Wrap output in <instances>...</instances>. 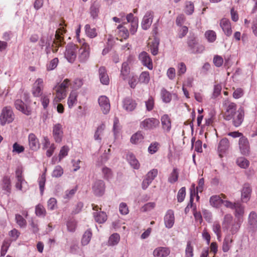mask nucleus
<instances>
[{
	"label": "nucleus",
	"mask_w": 257,
	"mask_h": 257,
	"mask_svg": "<svg viewBox=\"0 0 257 257\" xmlns=\"http://www.w3.org/2000/svg\"><path fill=\"white\" fill-rule=\"evenodd\" d=\"M15 118V115L11 106H7L2 109L0 114V124L2 126L13 122Z\"/></svg>",
	"instance_id": "obj_3"
},
{
	"label": "nucleus",
	"mask_w": 257,
	"mask_h": 257,
	"mask_svg": "<svg viewBox=\"0 0 257 257\" xmlns=\"http://www.w3.org/2000/svg\"><path fill=\"white\" fill-rule=\"evenodd\" d=\"M11 180L9 177L5 176L3 180V188L8 192H11Z\"/></svg>",
	"instance_id": "obj_42"
},
{
	"label": "nucleus",
	"mask_w": 257,
	"mask_h": 257,
	"mask_svg": "<svg viewBox=\"0 0 257 257\" xmlns=\"http://www.w3.org/2000/svg\"><path fill=\"white\" fill-rule=\"evenodd\" d=\"M205 36L208 41L210 43L214 42L216 39V33L212 30L207 31L205 33Z\"/></svg>",
	"instance_id": "obj_41"
},
{
	"label": "nucleus",
	"mask_w": 257,
	"mask_h": 257,
	"mask_svg": "<svg viewBox=\"0 0 257 257\" xmlns=\"http://www.w3.org/2000/svg\"><path fill=\"white\" fill-rule=\"evenodd\" d=\"M35 213L36 215L38 216L44 217L46 215V211L43 205L38 204L36 206Z\"/></svg>",
	"instance_id": "obj_46"
},
{
	"label": "nucleus",
	"mask_w": 257,
	"mask_h": 257,
	"mask_svg": "<svg viewBox=\"0 0 257 257\" xmlns=\"http://www.w3.org/2000/svg\"><path fill=\"white\" fill-rule=\"evenodd\" d=\"M29 144L30 148L32 150H37L39 148L40 144L38 139L34 134L29 135Z\"/></svg>",
	"instance_id": "obj_27"
},
{
	"label": "nucleus",
	"mask_w": 257,
	"mask_h": 257,
	"mask_svg": "<svg viewBox=\"0 0 257 257\" xmlns=\"http://www.w3.org/2000/svg\"><path fill=\"white\" fill-rule=\"evenodd\" d=\"M44 88L43 80L41 78H38L33 84L32 90L33 95L35 97H39L42 95Z\"/></svg>",
	"instance_id": "obj_11"
},
{
	"label": "nucleus",
	"mask_w": 257,
	"mask_h": 257,
	"mask_svg": "<svg viewBox=\"0 0 257 257\" xmlns=\"http://www.w3.org/2000/svg\"><path fill=\"white\" fill-rule=\"evenodd\" d=\"M69 80L68 79H65L63 82L58 86L55 87L56 97L54 100L56 102L60 101L66 96V89L68 87Z\"/></svg>",
	"instance_id": "obj_5"
},
{
	"label": "nucleus",
	"mask_w": 257,
	"mask_h": 257,
	"mask_svg": "<svg viewBox=\"0 0 257 257\" xmlns=\"http://www.w3.org/2000/svg\"><path fill=\"white\" fill-rule=\"evenodd\" d=\"M188 46L192 53H201L204 50V47L198 43L194 36L189 37L187 41Z\"/></svg>",
	"instance_id": "obj_7"
},
{
	"label": "nucleus",
	"mask_w": 257,
	"mask_h": 257,
	"mask_svg": "<svg viewBox=\"0 0 257 257\" xmlns=\"http://www.w3.org/2000/svg\"><path fill=\"white\" fill-rule=\"evenodd\" d=\"M127 160L130 164L135 169H138L140 168V164L136 158L135 156L132 154L130 153L127 155Z\"/></svg>",
	"instance_id": "obj_32"
},
{
	"label": "nucleus",
	"mask_w": 257,
	"mask_h": 257,
	"mask_svg": "<svg viewBox=\"0 0 257 257\" xmlns=\"http://www.w3.org/2000/svg\"><path fill=\"white\" fill-rule=\"evenodd\" d=\"M194 5L190 2H186L185 6V13L187 15H191L194 12Z\"/></svg>",
	"instance_id": "obj_62"
},
{
	"label": "nucleus",
	"mask_w": 257,
	"mask_h": 257,
	"mask_svg": "<svg viewBox=\"0 0 257 257\" xmlns=\"http://www.w3.org/2000/svg\"><path fill=\"white\" fill-rule=\"evenodd\" d=\"M119 240V235L117 233H113L109 237L108 241V244L109 245H115L118 243Z\"/></svg>",
	"instance_id": "obj_40"
},
{
	"label": "nucleus",
	"mask_w": 257,
	"mask_h": 257,
	"mask_svg": "<svg viewBox=\"0 0 257 257\" xmlns=\"http://www.w3.org/2000/svg\"><path fill=\"white\" fill-rule=\"evenodd\" d=\"M170 253V250L168 248L158 247L154 250L153 255L155 257H166Z\"/></svg>",
	"instance_id": "obj_25"
},
{
	"label": "nucleus",
	"mask_w": 257,
	"mask_h": 257,
	"mask_svg": "<svg viewBox=\"0 0 257 257\" xmlns=\"http://www.w3.org/2000/svg\"><path fill=\"white\" fill-rule=\"evenodd\" d=\"M236 163L238 166L242 168H246L249 166V161L243 157H240L237 159Z\"/></svg>",
	"instance_id": "obj_48"
},
{
	"label": "nucleus",
	"mask_w": 257,
	"mask_h": 257,
	"mask_svg": "<svg viewBox=\"0 0 257 257\" xmlns=\"http://www.w3.org/2000/svg\"><path fill=\"white\" fill-rule=\"evenodd\" d=\"M179 173L177 169L174 168L172 172L168 178V181L171 183H174L178 180Z\"/></svg>",
	"instance_id": "obj_50"
},
{
	"label": "nucleus",
	"mask_w": 257,
	"mask_h": 257,
	"mask_svg": "<svg viewBox=\"0 0 257 257\" xmlns=\"http://www.w3.org/2000/svg\"><path fill=\"white\" fill-rule=\"evenodd\" d=\"M77 101V94L75 92H71L68 99V105L69 108L73 107Z\"/></svg>",
	"instance_id": "obj_47"
},
{
	"label": "nucleus",
	"mask_w": 257,
	"mask_h": 257,
	"mask_svg": "<svg viewBox=\"0 0 257 257\" xmlns=\"http://www.w3.org/2000/svg\"><path fill=\"white\" fill-rule=\"evenodd\" d=\"M146 106L147 110L151 111L154 106V99L152 96H150L146 102Z\"/></svg>",
	"instance_id": "obj_63"
},
{
	"label": "nucleus",
	"mask_w": 257,
	"mask_h": 257,
	"mask_svg": "<svg viewBox=\"0 0 257 257\" xmlns=\"http://www.w3.org/2000/svg\"><path fill=\"white\" fill-rule=\"evenodd\" d=\"M15 220L17 223L21 227H24L26 226L27 222L26 220L23 217V216L20 214H16Z\"/></svg>",
	"instance_id": "obj_54"
},
{
	"label": "nucleus",
	"mask_w": 257,
	"mask_h": 257,
	"mask_svg": "<svg viewBox=\"0 0 257 257\" xmlns=\"http://www.w3.org/2000/svg\"><path fill=\"white\" fill-rule=\"evenodd\" d=\"M78 51V47L77 45L72 43L67 44L64 53L65 58L69 62L74 63L77 58Z\"/></svg>",
	"instance_id": "obj_6"
},
{
	"label": "nucleus",
	"mask_w": 257,
	"mask_h": 257,
	"mask_svg": "<svg viewBox=\"0 0 257 257\" xmlns=\"http://www.w3.org/2000/svg\"><path fill=\"white\" fill-rule=\"evenodd\" d=\"M77 189V187H75L74 188L70 190H66L65 192L64 198L66 199H70V198H71L75 194Z\"/></svg>",
	"instance_id": "obj_61"
},
{
	"label": "nucleus",
	"mask_w": 257,
	"mask_h": 257,
	"mask_svg": "<svg viewBox=\"0 0 257 257\" xmlns=\"http://www.w3.org/2000/svg\"><path fill=\"white\" fill-rule=\"evenodd\" d=\"M65 33V30L63 27H61L56 32L55 40L53 41V43L51 44L50 42H48V45L46 46V52L47 54H49L52 49L53 53L57 52L58 48L61 46L63 41V38L61 36L63 33Z\"/></svg>",
	"instance_id": "obj_2"
},
{
	"label": "nucleus",
	"mask_w": 257,
	"mask_h": 257,
	"mask_svg": "<svg viewBox=\"0 0 257 257\" xmlns=\"http://www.w3.org/2000/svg\"><path fill=\"white\" fill-rule=\"evenodd\" d=\"M174 214L172 210H169L164 217L165 224L167 228H171L174 223Z\"/></svg>",
	"instance_id": "obj_22"
},
{
	"label": "nucleus",
	"mask_w": 257,
	"mask_h": 257,
	"mask_svg": "<svg viewBox=\"0 0 257 257\" xmlns=\"http://www.w3.org/2000/svg\"><path fill=\"white\" fill-rule=\"evenodd\" d=\"M220 26L226 36L229 37L231 35L232 31L229 20L225 18L222 19L220 21Z\"/></svg>",
	"instance_id": "obj_20"
},
{
	"label": "nucleus",
	"mask_w": 257,
	"mask_h": 257,
	"mask_svg": "<svg viewBox=\"0 0 257 257\" xmlns=\"http://www.w3.org/2000/svg\"><path fill=\"white\" fill-rule=\"evenodd\" d=\"M15 106L16 108L27 115L31 114V111L25 103L20 99L16 100L15 101Z\"/></svg>",
	"instance_id": "obj_18"
},
{
	"label": "nucleus",
	"mask_w": 257,
	"mask_h": 257,
	"mask_svg": "<svg viewBox=\"0 0 257 257\" xmlns=\"http://www.w3.org/2000/svg\"><path fill=\"white\" fill-rule=\"evenodd\" d=\"M98 103L103 113H108L110 110V105L108 98L105 96H101L98 98Z\"/></svg>",
	"instance_id": "obj_17"
},
{
	"label": "nucleus",
	"mask_w": 257,
	"mask_h": 257,
	"mask_svg": "<svg viewBox=\"0 0 257 257\" xmlns=\"http://www.w3.org/2000/svg\"><path fill=\"white\" fill-rule=\"evenodd\" d=\"M41 96V101L42 104L43 106V108L44 109H46L48 107V104L49 103L50 98L51 96V93L44 94Z\"/></svg>",
	"instance_id": "obj_43"
},
{
	"label": "nucleus",
	"mask_w": 257,
	"mask_h": 257,
	"mask_svg": "<svg viewBox=\"0 0 257 257\" xmlns=\"http://www.w3.org/2000/svg\"><path fill=\"white\" fill-rule=\"evenodd\" d=\"M69 151V148L67 146H64L62 147L59 155V162H60L64 157L68 155Z\"/></svg>",
	"instance_id": "obj_55"
},
{
	"label": "nucleus",
	"mask_w": 257,
	"mask_h": 257,
	"mask_svg": "<svg viewBox=\"0 0 257 257\" xmlns=\"http://www.w3.org/2000/svg\"><path fill=\"white\" fill-rule=\"evenodd\" d=\"M92 189L93 193L96 196H101L105 192V183L103 181L101 180H96L94 182Z\"/></svg>",
	"instance_id": "obj_10"
},
{
	"label": "nucleus",
	"mask_w": 257,
	"mask_h": 257,
	"mask_svg": "<svg viewBox=\"0 0 257 257\" xmlns=\"http://www.w3.org/2000/svg\"><path fill=\"white\" fill-rule=\"evenodd\" d=\"M48 209L51 210H54L57 207V201L54 198H51L47 202Z\"/></svg>",
	"instance_id": "obj_59"
},
{
	"label": "nucleus",
	"mask_w": 257,
	"mask_h": 257,
	"mask_svg": "<svg viewBox=\"0 0 257 257\" xmlns=\"http://www.w3.org/2000/svg\"><path fill=\"white\" fill-rule=\"evenodd\" d=\"M234 215L239 220L243 217L244 213V206L239 202H235Z\"/></svg>",
	"instance_id": "obj_24"
},
{
	"label": "nucleus",
	"mask_w": 257,
	"mask_h": 257,
	"mask_svg": "<svg viewBox=\"0 0 257 257\" xmlns=\"http://www.w3.org/2000/svg\"><path fill=\"white\" fill-rule=\"evenodd\" d=\"M123 108L127 111L134 110L137 106L135 100L130 97L125 98L122 101Z\"/></svg>",
	"instance_id": "obj_21"
},
{
	"label": "nucleus",
	"mask_w": 257,
	"mask_h": 257,
	"mask_svg": "<svg viewBox=\"0 0 257 257\" xmlns=\"http://www.w3.org/2000/svg\"><path fill=\"white\" fill-rule=\"evenodd\" d=\"M22 170L21 168H17L16 171V177L17 182L16 183V187L17 189L23 191V185L26 183L25 179L22 176Z\"/></svg>",
	"instance_id": "obj_19"
},
{
	"label": "nucleus",
	"mask_w": 257,
	"mask_h": 257,
	"mask_svg": "<svg viewBox=\"0 0 257 257\" xmlns=\"http://www.w3.org/2000/svg\"><path fill=\"white\" fill-rule=\"evenodd\" d=\"M52 134L56 143H60L62 141L63 132L62 125L60 123H56L53 125Z\"/></svg>",
	"instance_id": "obj_13"
},
{
	"label": "nucleus",
	"mask_w": 257,
	"mask_h": 257,
	"mask_svg": "<svg viewBox=\"0 0 257 257\" xmlns=\"http://www.w3.org/2000/svg\"><path fill=\"white\" fill-rule=\"evenodd\" d=\"M59 60L57 58L52 59L50 63L47 64V69L48 70H52L54 69L57 66Z\"/></svg>",
	"instance_id": "obj_60"
},
{
	"label": "nucleus",
	"mask_w": 257,
	"mask_h": 257,
	"mask_svg": "<svg viewBox=\"0 0 257 257\" xmlns=\"http://www.w3.org/2000/svg\"><path fill=\"white\" fill-rule=\"evenodd\" d=\"M163 129L166 132H169L171 128V120L167 114L163 115L161 119Z\"/></svg>",
	"instance_id": "obj_28"
},
{
	"label": "nucleus",
	"mask_w": 257,
	"mask_h": 257,
	"mask_svg": "<svg viewBox=\"0 0 257 257\" xmlns=\"http://www.w3.org/2000/svg\"><path fill=\"white\" fill-rule=\"evenodd\" d=\"M92 232L90 230H87L83 235L81 243L83 245L88 244L91 239Z\"/></svg>",
	"instance_id": "obj_37"
},
{
	"label": "nucleus",
	"mask_w": 257,
	"mask_h": 257,
	"mask_svg": "<svg viewBox=\"0 0 257 257\" xmlns=\"http://www.w3.org/2000/svg\"><path fill=\"white\" fill-rule=\"evenodd\" d=\"M159 119L155 118H148L142 121L140 123V127L145 130H152L159 126Z\"/></svg>",
	"instance_id": "obj_9"
},
{
	"label": "nucleus",
	"mask_w": 257,
	"mask_h": 257,
	"mask_svg": "<svg viewBox=\"0 0 257 257\" xmlns=\"http://www.w3.org/2000/svg\"><path fill=\"white\" fill-rule=\"evenodd\" d=\"M144 137L143 134L140 132H138L133 135L131 138V142L133 144H138L142 142L143 140Z\"/></svg>",
	"instance_id": "obj_39"
},
{
	"label": "nucleus",
	"mask_w": 257,
	"mask_h": 257,
	"mask_svg": "<svg viewBox=\"0 0 257 257\" xmlns=\"http://www.w3.org/2000/svg\"><path fill=\"white\" fill-rule=\"evenodd\" d=\"M85 32L89 38H93L96 37L97 32L95 28H91L90 26L87 24L85 26Z\"/></svg>",
	"instance_id": "obj_38"
},
{
	"label": "nucleus",
	"mask_w": 257,
	"mask_h": 257,
	"mask_svg": "<svg viewBox=\"0 0 257 257\" xmlns=\"http://www.w3.org/2000/svg\"><path fill=\"white\" fill-rule=\"evenodd\" d=\"M186 195V188L185 187H182L178 191L177 194V199L179 202H182Z\"/></svg>",
	"instance_id": "obj_57"
},
{
	"label": "nucleus",
	"mask_w": 257,
	"mask_h": 257,
	"mask_svg": "<svg viewBox=\"0 0 257 257\" xmlns=\"http://www.w3.org/2000/svg\"><path fill=\"white\" fill-rule=\"evenodd\" d=\"M229 147V142L226 138H224L221 140L218 146V151L219 153H224Z\"/></svg>",
	"instance_id": "obj_33"
},
{
	"label": "nucleus",
	"mask_w": 257,
	"mask_h": 257,
	"mask_svg": "<svg viewBox=\"0 0 257 257\" xmlns=\"http://www.w3.org/2000/svg\"><path fill=\"white\" fill-rule=\"evenodd\" d=\"M154 18V13L152 11H148L144 16L142 23V28L143 30L148 29L151 26Z\"/></svg>",
	"instance_id": "obj_14"
},
{
	"label": "nucleus",
	"mask_w": 257,
	"mask_h": 257,
	"mask_svg": "<svg viewBox=\"0 0 257 257\" xmlns=\"http://www.w3.org/2000/svg\"><path fill=\"white\" fill-rule=\"evenodd\" d=\"M105 127V125L104 124H101L97 128L94 136V138L95 140L100 141L101 140L100 136L103 134Z\"/></svg>",
	"instance_id": "obj_45"
},
{
	"label": "nucleus",
	"mask_w": 257,
	"mask_h": 257,
	"mask_svg": "<svg viewBox=\"0 0 257 257\" xmlns=\"http://www.w3.org/2000/svg\"><path fill=\"white\" fill-rule=\"evenodd\" d=\"M212 229L214 232L216 234L218 239H219L221 236L220 224L217 222H214L212 225Z\"/></svg>",
	"instance_id": "obj_52"
},
{
	"label": "nucleus",
	"mask_w": 257,
	"mask_h": 257,
	"mask_svg": "<svg viewBox=\"0 0 257 257\" xmlns=\"http://www.w3.org/2000/svg\"><path fill=\"white\" fill-rule=\"evenodd\" d=\"M244 112L242 107H240L237 111L236 114L233 116L232 122L235 127L241 125L244 119Z\"/></svg>",
	"instance_id": "obj_16"
},
{
	"label": "nucleus",
	"mask_w": 257,
	"mask_h": 257,
	"mask_svg": "<svg viewBox=\"0 0 257 257\" xmlns=\"http://www.w3.org/2000/svg\"><path fill=\"white\" fill-rule=\"evenodd\" d=\"M222 227L224 229L229 230L231 234L236 233L240 227L239 220L235 221L230 214H227L224 215L222 221Z\"/></svg>",
	"instance_id": "obj_1"
},
{
	"label": "nucleus",
	"mask_w": 257,
	"mask_h": 257,
	"mask_svg": "<svg viewBox=\"0 0 257 257\" xmlns=\"http://www.w3.org/2000/svg\"><path fill=\"white\" fill-rule=\"evenodd\" d=\"M150 74L149 72H142L139 77V81L142 83L148 84L150 81Z\"/></svg>",
	"instance_id": "obj_44"
},
{
	"label": "nucleus",
	"mask_w": 257,
	"mask_h": 257,
	"mask_svg": "<svg viewBox=\"0 0 257 257\" xmlns=\"http://www.w3.org/2000/svg\"><path fill=\"white\" fill-rule=\"evenodd\" d=\"M130 73V67L127 62H124L122 64L120 76L123 80H125Z\"/></svg>",
	"instance_id": "obj_34"
},
{
	"label": "nucleus",
	"mask_w": 257,
	"mask_h": 257,
	"mask_svg": "<svg viewBox=\"0 0 257 257\" xmlns=\"http://www.w3.org/2000/svg\"><path fill=\"white\" fill-rule=\"evenodd\" d=\"M248 221L249 225L252 228H255L257 225V214L254 211H251L248 216Z\"/></svg>",
	"instance_id": "obj_35"
},
{
	"label": "nucleus",
	"mask_w": 257,
	"mask_h": 257,
	"mask_svg": "<svg viewBox=\"0 0 257 257\" xmlns=\"http://www.w3.org/2000/svg\"><path fill=\"white\" fill-rule=\"evenodd\" d=\"M102 172L103 175V177L105 179L109 180L112 178V172L109 168L103 167L102 169Z\"/></svg>",
	"instance_id": "obj_58"
},
{
	"label": "nucleus",
	"mask_w": 257,
	"mask_h": 257,
	"mask_svg": "<svg viewBox=\"0 0 257 257\" xmlns=\"http://www.w3.org/2000/svg\"><path fill=\"white\" fill-rule=\"evenodd\" d=\"M139 59L143 65L147 67L150 70L153 69L152 60L148 53L145 51L141 52L139 54Z\"/></svg>",
	"instance_id": "obj_15"
},
{
	"label": "nucleus",
	"mask_w": 257,
	"mask_h": 257,
	"mask_svg": "<svg viewBox=\"0 0 257 257\" xmlns=\"http://www.w3.org/2000/svg\"><path fill=\"white\" fill-rule=\"evenodd\" d=\"M233 242L232 236L230 234L227 235L224 238L222 244V250L224 252H227L231 246Z\"/></svg>",
	"instance_id": "obj_29"
},
{
	"label": "nucleus",
	"mask_w": 257,
	"mask_h": 257,
	"mask_svg": "<svg viewBox=\"0 0 257 257\" xmlns=\"http://www.w3.org/2000/svg\"><path fill=\"white\" fill-rule=\"evenodd\" d=\"M161 96L163 101L165 103H168L171 100V94L164 88L161 89Z\"/></svg>",
	"instance_id": "obj_36"
},
{
	"label": "nucleus",
	"mask_w": 257,
	"mask_h": 257,
	"mask_svg": "<svg viewBox=\"0 0 257 257\" xmlns=\"http://www.w3.org/2000/svg\"><path fill=\"white\" fill-rule=\"evenodd\" d=\"M78 59L80 63L86 62L90 55V47L89 45L86 43H83L81 47L78 48Z\"/></svg>",
	"instance_id": "obj_8"
},
{
	"label": "nucleus",
	"mask_w": 257,
	"mask_h": 257,
	"mask_svg": "<svg viewBox=\"0 0 257 257\" xmlns=\"http://www.w3.org/2000/svg\"><path fill=\"white\" fill-rule=\"evenodd\" d=\"M238 144L241 154L245 156L248 155L250 152V146L247 138L242 136L239 139Z\"/></svg>",
	"instance_id": "obj_12"
},
{
	"label": "nucleus",
	"mask_w": 257,
	"mask_h": 257,
	"mask_svg": "<svg viewBox=\"0 0 257 257\" xmlns=\"http://www.w3.org/2000/svg\"><path fill=\"white\" fill-rule=\"evenodd\" d=\"M222 201L223 199L220 196L213 195L210 198L209 202L212 206L218 208L222 204Z\"/></svg>",
	"instance_id": "obj_31"
},
{
	"label": "nucleus",
	"mask_w": 257,
	"mask_h": 257,
	"mask_svg": "<svg viewBox=\"0 0 257 257\" xmlns=\"http://www.w3.org/2000/svg\"><path fill=\"white\" fill-rule=\"evenodd\" d=\"M159 45V42L157 40H155L154 41L152 42L150 45L151 52L154 56L157 55L158 53Z\"/></svg>",
	"instance_id": "obj_49"
},
{
	"label": "nucleus",
	"mask_w": 257,
	"mask_h": 257,
	"mask_svg": "<svg viewBox=\"0 0 257 257\" xmlns=\"http://www.w3.org/2000/svg\"><path fill=\"white\" fill-rule=\"evenodd\" d=\"M251 193V189L248 184L243 185L241 190V199L243 202L246 203L249 201Z\"/></svg>",
	"instance_id": "obj_23"
},
{
	"label": "nucleus",
	"mask_w": 257,
	"mask_h": 257,
	"mask_svg": "<svg viewBox=\"0 0 257 257\" xmlns=\"http://www.w3.org/2000/svg\"><path fill=\"white\" fill-rule=\"evenodd\" d=\"M157 174L158 170L157 169H153L148 173L146 178L152 182L155 178L157 176Z\"/></svg>",
	"instance_id": "obj_64"
},
{
	"label": "nucleus",
	"mask_w": 257,
	"mask_h": 257,
	"mask_svg": "<svg viewBox=\"0 0 257 257\" xmlns=\"http://www.w3.org/2000/svg\"><path fill=\"white\" fill-rule=\"evenodd\" d=\"M63 174V170L60 166L55 167L52 173V176L54 177H60Z\"/></svg>",
	"instance_id": "obj_56"
},
{
	"label": "nucleus",
	"mask_w": 257,
	"mask_h": 257,
	"mask_svg": "<svg viewBox=\"0 0 257 257\" xmlns=\"http://www.w3.org/2000/svg\"><path fill=\"white\" fill-rule=\"evenodd\" d=\"M99 5L96 3H94L90 7V14L93 18H95L99 12Z\"/></svg>",
	"instance_id": "obj_51"
},
{
	"label": "nucleus",
	"mask_w": 257,
	"mask_h": 257,
	"mask_svg": "<svg viewBox=\"0 0 257 257\" xmlns=\"http://www.w3.org/2000/svg\"><path fill=\"white\" fill-rule=\"evenodd\" d=\"M223 105L225 110L223 114L224 118L227 120L231 119L237 112L236 104L228 100H225Z\"/></svg>",
	"instance_id": "obj_4"
},
{
	"label": "nucleus",
	"mask_w": 257,
	"mask_h": 257,
	"mask_svg": "<svg viewBox=\"0 0 257 257\" xmlns=\"http://www.w3.org/2000/svg\"><path fill=\"white\" fill-rule=\"evenodd\" d=\"M93 216L95 221L98 223H103L107 220V215L104 211L95 212Z\"/></svg>",
	"instance_id": "obj_30"
},
{
	"label": "nucleus",
	"mask_w": 257,
	"mask_h": 257,
	"mask_svg": "<svg viewBox=\"0 0 257 257\" xmlns=\"http://www.w3.org/2000/svg\"><path fill=\"white\" fill-rule=\"evenodd\" d=\"M98 72L101 83L104 85H108L109 82V79L105 68L103 66L100 67L98 70Z\"/></svg>",
	"instance_id": "obj_26"
},
{
	"label": "nucleus",
	"mask_w": 257,
	"mask_h": 257,
	"mask_svg": "<svg viewBox=\"0 0 257 257\" xmlns=\"http://www.w3.org/2000/svg\"><path fill=\"white\" fill-rule=\"evenodd\" d=\"M186 257H193V246L191 244V242L188 241L185 249Z\"/></svg>",
	"instance_id": "obj_53"
}]
</instances>
